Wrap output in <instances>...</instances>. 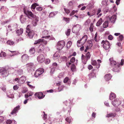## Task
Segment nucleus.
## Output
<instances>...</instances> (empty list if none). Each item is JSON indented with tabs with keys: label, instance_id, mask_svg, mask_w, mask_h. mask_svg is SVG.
<instances>
[{
	"label": "nucleus",
	"instance_id": "1",
	"mask_svg": "<svg viewBox=\"0 0 124 124\" xmlns=\"http://www.w3.org/2000/svg\"><path fill=\"white\" fill-rule=\"evenodd\" d=\"M91 55L89 52H88L86 54L85 56L83 54H82L81 59L83 62L84 64H86V62L89 59Z\"/></svg>",
	"mask_w": 124,
	"mask_h": 124
},
{
	"label": "nucleus",
	"instance_id": "2",
	"mask_svg": "<svg viewBox=\"0 0 124 124\" xmlns=\"http://www.w3.org/2000/svg\"><path fill=\"white\" fill-rule=\"evenodd\" d=\"M0 73L3 77H7L9 73L5 68H0Z\"/></svg>",
	"mask_w": 124,
	"mask_h": 124
},
{
	"label": "nucleus",
	"instance_id": "3",
	"mask_svg": "<svg viewBox=\"0 0 124 124\" xmlns=\"http://www.w3.org/2000/svg\"><path fill=\"white\" fill-rule=\"evenodd\" d=\"M81 27V26L79 24H77L75 25L72 28V32L75 33H78Z\"/></svg>",
	"mask_w": 124,
	"mask_h": 124
},
{
	"label": "nucleus",
	"instance_id": "4",
	"mask_svg": "<svg viewBox=\"0 0 124 124\" xmlns=\"http://www.w3.org/2000/svg\"><path fill=\"white\" fill-rule=\"evenodd\" d=\"M24 13L26 15V16L29 18L31 19H32V18L35 15H34L32 13L31 11H29L28 10L26 11L24 8Z\"/></svg>",
	"mask_w": 124,
	"mask_h": 124
},
{
	"label": "nucleus",
	"instance_id": "5",
	"mask_svg": "<svg viewBox=\"0 0 124 124\" xmlns=\"http://www.w3.org/2000/svg\"><path fill=\"white\" fill-rule=\"evenodd\" d=\"M101 44H103V47L106 50L108 49L110 47L109 43L107 40H102L101 42Z\"/></svg>",
	"mask_w": 124,
	"mask_h": 124
},
{
	"label": "nucleus",
	"instance_id": "6",
	"mask_svg": "<svg viewBox=\"0 0 124 124\" xmlns=\"http://www.w3.org/2000/svg\"><path fill=\"white\" fill-rule=\"evenodd\" d=\"M65 45V41L63 40L58 42L57 43V48L59 50H61Z\"/></svg>",
	"mask_w": 124,
	"mask_h": 124
},
{
	"label": "nucleus",
	"instance_id": "7",
	"mask_svg": "<svg viewBox=\"0 0 124 124\" xmlns=\"http://www.w3.org/2000/svg\"><path fill=\"white\" fill-rule=\"evenodd\" d=\"M44 72V70L42 68L37 70L34 73L35 77L37 78L42 74Z\"/></svg>",
	"mask_w": 124,
	"mask_h": 124
},
{
	"label": "nucleus",
	"instance_id": "8",
	"mask_svg": "<svg viewBox=\"0 0 124 124\" xmlns=\"http://www.w3.org/2000/svg\"><path fill=\"white\" fill-rule=\"evenodd\" d=\"M27 69L28 71L34 70V65L33 63H30L27 64L26 65Z\"/></svg>",
	"mask_w": 124,
	"mask_h": 124
},
{
	"label": "nucleus",
	"instance_id": "9",
	"mask_svg": "<svg viewBox=\"0 0 124 124\" xmlns=\"http://www.w3.org/2000/svg\"><path fill=\"white\" fill-rule=\"evenodd\" d=\"M31 19H32V23L33 25L34 26H36L39 21V17L35 15Z\"/></svg>",
	"mask_w": 124,
	"mask_h": 124
},
{
	"label": "nucleus",
	"instance_id": "10",
	"mask_svg": "<svg viewBox=\"0 0 124 124\" xmlns=\"http://www.w3.org/2000/svg\"><path fill=\"white\" fill-rule=\"evenodd\" d=\"M111 103L114 106L117 107L120 105L121 103V101L118 99L114 100V101H112Z\"/></svg>",
	"mask_w": 124,
	"mask_h": 124
},
{
	"label": "nucleus",
	"instance_id": "11",
	"mask_svg": "<svg viewBox=\"0 0 124 124\" xmlns=\"http://www.w3.org/2000/svg\"><path fill=\"white\" fill-rule=\"evenodd\" d=\"M97 61L98 62V63H97L96 62L95 60L92 61V64L94 66H96V67L97 68H99L100 66V63L101 62V61L100 59L97 60Z\"/></svg>",
	"mask_w": 124,
	"mask_h": 124
},
{
	"label": "nucleus",
	"instance_id": "12",
	"mask_svg": "<svg viewBox=\"0 0 124 124\" xmlns=\"http://www.w3.org/2000/svg\"><path fill=\"white\" fill-rule=\"evenodd\" d=\"M45 57L43 55L41 54L39 55L37 57V60L38 62L42 63L45 61Z\"/></svg>",
	"mask_w": 124,
	"mask_h": 124
},
{
	"label": "nucleus",
	"instance_id": "13",
	"mask_svg": "<svg viewBox=\"0 0 124 124\" xmlns=\"http://www.w3.org/2000/svg\"><path fill=\"white\" fill-rule=\"evenodd\" d=\"M48 33V31L46 30H44L42 31V34L43 35L42 38H45V39H47L49 38L50 37V36H47Z\"/></svg>",
	"mask_w": 124,
	"mask_h": 124
},
{
	"label": "nucleus",
	"instance_id": "14",
	"mask_svg": "<svg viewBox=\"0 0 124 124\" xmlns=\"http://www.w3.org/2000/svg\"><path fill=\"white\" fill-rule=\"evenodd\" d=\"M76 3V0H73L70 1L68 4V7L70 8H72Z\"/></svg>",
	"mask_w": 124,
	"mask_h": 124
},
{
	"label": "nucleus",
	"instance_id": "15",
	"mask_svg": "<svg viewBox=\"0 0 124 124\" xmlns=\"http://www.w3.org/2000/svg\"><path fill=\"white\" fill-rule=\"evenodd\" d=\"M112 67L113 68L112 69V70L114 72H119L120 70L119 64L118 63L117 64V65H116V66Z\"/></svg>",
	"mask_w": 124,
	"mask_h": 124
},
{
	"label": "nucleus",
	"instance_id": "16",
	"mask_svg": "<svg viewBox=\"0 0 124 124\" xmlns=\"http://www.w3.org/2000/svg\"><path fill=\"white\" fill-rule=\"evenodd\" d=\"M26 32L27 34H26L27 35H28L30 38L31 39L32 38L34 35V33L33 32L30 31V30L27 29L26 30Z\"/></svg>",
	"mask_w": 124,
	"mask_h": 124
},
{
	"label": "nucleus",
	"instance_id": "17",
	"mask_svg": "<svg viewBox=\"0 0 124 124\" xmlns=\"http://www.w3.org/2000/svg\"><path fill=\"white\" fill-rule=\"evenodd\" d=\"M34 95L40 99L43 98L45 96V95H43V93L41 92L37 93L35 94Z\"/></svg>",
	"mask_w": 124,
	"mask_h": 124
},
{
	"label": "nucleus",
	"instance_id": "18",
	"mask_svg": "<svg viewBox=\"0 0 124 124\" xmlns=\"http://www.w3.org/2000/svg\"><path fill=\"white\" fill-rule=\"evenodd\" d=\"M26 80V78L25 76H23L21 77L19 79V84H23Z\"/></svg>",
	"mask_w": 124,
	"mask_h": 124
},
{
	"label": "nucleus",
	"instance_id": "19",
	"mask_svg": "<svg viewBox=\"0 0 124 124\" xmlns=\"http://www.w3.org/2000/svg\"><path fill=\"white\" fill-rule=\"evenodd\" d=\"M116 15H113L111 18H109V22H111L112 23H114L116 19Z\"/></svg>",
	"mask_w": 124,
	"mask_h": 124
},
{
	"label": "nucleus",
	"instance_id": "20",
	"mask_svg": "<svg viewBox=\"0 0 124 124\" xmlns=\"http://www.w3.org/2000/svg\"><path fill=\"white\" fill-rule=\"evenodd\" d=\"M22 61L23 62H25L29 59V56L26 54H23L22 57Z\"/></svg>",
	"mask_w": 124,
	"mask_h": 124
},
{
	"label": "nucleus",
	"instance_id": "21",
	"mask_svg": "<svg viewBox=\"0 0 124 124\" xmlns=\"http://www.w3.org/2000/svg\"><path fill=\"white\" fill-rule=\"evenodd\" d=\"M20 20L22 23H25L26 21V17L22 15L20 17Z\"/></svg>",
	"mask_w": 124,
	"mask_h": 124
},
{
	"label": "nucleus",
	"instance_id": "22",
	"mask_svg": "<svg viewBox=\"0 0 124 124\" xmlns=\"http://www.w3.org/2000/svg\"><path fill=\"white\" fill-rule=\"evenodd\" d=\"M19 109L20 106L19 105H18L14 108V109L11 112V114L12 115L16 114V113L18 112V110Z\"/></svg>",
	"mask_w": 124,
	"mask_h": 124
},
{
	"label": "nucleus",
	"instance_id": "23",
	"mask_svg": "<svg viewBox=\"0 0 124 124\" xmlns=\"http://www.w3.org/2000/svg\"><path fill=\"white\" fill-rule=\"evenodd\" d=\"M23 73V70L22 69H20L18 70H15V75L16 76H19L22 75Z\"/></svg>",
	"mask_w": 124,
	"mask_h": 124
},
{
	"label": "nucleus",
	"instance_id": "24",
	"mask_svg": "<svg viewBox=\"0 0 124 124\" xmlns=\"http://www.w3.org/2000/svg\"><path fill=\"white\" fill-rule=\"evenodd\" d=\"M45 47L42 45H40L39 47L38 50V53H44L43 51L44 50Z\"/></svg>",
	"mask_w": 124,
	"mask_h": 124
},
{
	"label": "nucleus",
	"instance_id": "25",
	"mask_svg": "<svg viewBox=\"0 0 124 124\" xmlns=\"http://www.w3.org/2000/svg\"><path fill=\"white\" fill-rule=\"evenodd\" d=\"M95 70L93 69L92 70V72L90 73L88 75V76L90 79L91 78H96V76L95 75L94 72Z\"/></svg>",
	"mask_w": 124,
	"mask_h": 124
},
{
	"label": "nucleus",
	"instance_id": "26",
	"mask_svg": "<svg viewBox=\"0 0 124 124\" xmlns=\"http://www.w3.org/2000/svg\"><path fill=\"white\" fill-rule=\"evenodd\" d=\"M57 85L59 86L58 87V92H60L63 90L64 86L63 85L60 84V83H57Z\"/></svg>",
	"mask_w": 124,
	"mask_h": 124
},
{
	"label": "nucleus",
	"instance_id": "27",
	"mask_svg": "<svg viewBox=\"0 0 124 124\" xmlns=\"http://www.w3.org/2000/svg\"><path fill=\"white\" fill-rule=\"evenodd\" d=\"M109 60L110 61V64L112 67L116 66V65H117L118 63H117L116 61L113 60L112 59L110 58L109 59Z\"/></svg>",
	"mask_w": 124,
	"mask_h": 124
},
{
	"label": "nucleus",
	"instance_id": "28",
	"mask_svg": "<svg viewBox=\"0 0 124 124\" xmlns=\"http://www.w3.org/2000/svg\"><path fill=\"white\" fill-rule=\"evenodd\" d=\"M87 39V36L86 35H84L82 38V41L81 42L82 45H83L86 42Z\"/></svg>",
	"mask_w": 124,
	"mask_h": 124
},
{
	"label": "nucleus",
	"instance_id": "29",
	"mask_svg": "<svg viewBox=\"0 0 124 124\" xmlns=\"http://www.w3.org/2000/svg\"><path fill=\"white\" fill-rule=\"evenodd\" d=\"M116 97V95L113 93H111L110 94L109 96V99L111 100H115V98Z\"/></svg>",
	"mask_w": 124,
	"mask_h": 124
},
{
	"label": "nucleus",
	"instance_id": "30",
	"mask_svg": "<svg viewBox=\"0 0 124 124\" xmlns=\"http://www.w3.org/2000/svg\"><path fill=\"white\" fill-rule=\"evenodd\" d=\"M8 10V9L6 7L3 6L2 7L0 8L1 11L5 13H6Z\"/></svg>",
	"mask_w": 124,
	"mask_h": 124
},
{
	"label": "nucleus",
	"instance_id": "31",
	"mask_svg": "<svg viewBox=\"0 0 124 124\" xmlns=\"http://www.w3.org/2000/svg\"><path fill=\"white\" fill-rule=\"evenodd\" d=\"M104 78L106 81H108L111 78V75L110 74H107L105 75Z\"/></svg>",
	"mask_w": 124,
	"mask_h": 124
},
{
	"label": "nucleus",
	"instance_id": "32",
	"mask_svg": "<svg viewBox=\"0 0 124 124\" xmlns=\"http://www.w3.org/2000/svg\"><path fill=\"white\" fill-rule=\"evenodd\" d=\"M8 72H9L11 73L14 74H15V71L16 70L15 69L12 67L9 68L8 70Z\"/></svg>",
	"mask_w": 124,
	"mask_h": 124
},
{
	"label": "nucleus",
	"instance_id": "33",
	"mask_svg": "<svg viewBox=\"0 0 124 124\" xmlns=\"http://www.w3.org/2000/svg\"><path fill=\"white\" fill-rule=\"evenodd\" d=\"M70 101L69 100L68 101L66 100L64 102L66 106H69V109H71V103H70Z\"/></svg>",
	"mask_w": 124,
	"mask_h": 124
},
{
	"label": "nucleus",
	"instance_id": "34",
	"mask_svg": "<svg viewBox=\"0 0 124 124\" xmlns=\"http://www.w3.org/2000/svg\"><path fill=\"white\" fill-rule=\"evenodd\" d=\"M116 115V114H108L106 116L109 118V119L111 120H112L111 118L115 116Z\"/></svg>",
	"mask_w": 124,
	"mask_h": 124
},
{
	"label": "nucleus",
	"instance_id": "35",
	"mask_svg": "<svg viewBox=\"0 0 124 124\" xmlns=\"http://www.w3.org/2000/svg\"><path fill=\"white\" fill-rule=\"evenodd\" d=\"M58 11L52 12L50 13L49 15L50 17H54L56 14H57Z\"/></svg>",
	"mask_w": 124,
	"mask_h": 124
},
{
	"label": "nucleus",
	"instance_id": "36",
	"mask_svg": "<svg viewBox=\"0 0 124 124\" xmlns=\"http://www.w3.org/2000/svg\"><path fill=\"white\" fill-rule=\"evenodd\" d=\"M33 94V93L31 92H29L27 93L25 95V97L27 99L28 97L31 96Z\"/></svg>",
	"mask_w": 124,
	"mask_h": 124
},
{
	"label": "nucleus",
	"instance_id": "37",
	"mask_svg": "<svg viewBox=\"0 0 124 124\" xmlns=\"http://www.w3.org/2000/svg\"><path fill=\"white\" fill-rule=\"evenodd\" d=\"M35 52V49L34 48H32L29 50V54L31 55H34Z\"/></svg>",
	"mask_w": 124,
	"mask_h": 124
},
{
	"label": "nucleus",
	"instance_id": "38",
	"mask_svg": "<svg viewBox=\"0 0 124 124\" xmlns=\"http://www.w3.org/2000/svg\"><path fill=\"white\" fill-rule=\"evenodd\" d=\"M23 29L20 28L19 29H18L17 30L16 33L18 35H19L22 33L23 32Z\"/></svg>",
	"mask_w": 124,
	"mask_h": 124
},
{
	"label": "nucleus",
	"instance_id": "39",
	"mask_svg": "<svg viewBox=\"0 0 124 124\" xmlns=\"http://www.w3.org/2000/svg\"><path fill=\"white\" fill-rule=\"evenodd\" d=\"M38 5H37V3H33L32 4L31 7V8L32 11H34L35 8H36V6Z\"/></svg>",
	"mask_w": 124,
	"mask_h": 124
},
{
	"label": "nucleus",
	"instance_id": "40",
	"mask_svg": "<svg viewBox=\"0 0 124 124\" xmlns=\"http://www.w3.org/2000/svg\"><path fill=\"white\" fill-rule=\"evenodd\" d=\"M60 56L59 54L58 53H55L53 55V58L54 60H56Z\"/></svg>",
	"mask_w": 124,
	"mask_h": 124
},
{
	"label": "nucleus",
	"instance_id": "41",
	"mask_svg": "<svg viewBox=\"0 0 124 124\" xmlns=\"http://www.w3.org/2000/svg\"><path fill=\"white\" fill-rule=\"evenodd\" d=\"M10 51L11 52V53H12L11 55L10 54V56H11L15 55H18V51Z\"/></svg>",
	"mask_w": 124,
	"mask_h": 124
},
{
	"label": "nucleus",
	"instance_id": "42",
	"mask_svg": "<svg viewBox=\"0 0 124 124\" xmlns=\"http://www.w3.org/2000/svg\"><path fill=\"white\" fill-rule=\"evenodd\" d=\"M102 19L101 18L97 23L96 25L97 26H99L102 24Z\"/></svg>",
	"mask_w": 124,
	"mask_h": 124
},
{
	"label": "nucleus",
	"instance_id": "43",
	"mask_svg": "<svg viewBox=\"0 0 124 124\" xmlns=\"http://www.w3.org/2000/svg\"><path fill=\"white\" fill-rule=\"evenodd\" d=\"M101 10L100 8H99L97 11L96 14L97 15H98V17H100L102 15L101 13L99 14V13L101 12Z\"/></svg>",
	"mask_w": 124,
	"mask_h": 124
},
{
	"label": "nucleus",
	"instance_id": "44",
	"mask_svg": "<svg viewBox=\"0 0 124 124\" xmlns=\"http://www.w3.org/2000/svg\"><path fill=\"white\" fill-rule=\"evenodd\" d=\"M43 40V39H39L38 40L35 41L34 44H36L39 43H40L42 42V41Z\"/></svg>",
	"mask_w": 124,
	"mask_h": 124
},
{
	"label": "nucleus",
	"instance_id": "45",
	"mask_svg": "<svg viewBox=\"0 0 124 124\" xmlns=\"http://www.w3.org/2000/svg\"><path fill=\"white\" fill-rule=\"evenodd\" d=\"M108 25V21H106L103 23V27L104 28H106Z\"/></svg>",
	"mask_w": 124,
	"mask_h": 124
},
{
	"label": "nucleus",
	"instance_id": "46",
	"mask_svg": "<svg viewBox=\"0 0 124 124\" xmlns=\"http://www.w3.org/2000/svg\"><path fill=\"white\" fill-rule=\"evenodd\" d=\"M7 44L9 45H12L14 44V42L12 41L8 40L6 42Z\"/></svg>",
	"mask_w": 124,
	"mask_h": 124
},
{
	"label": "nucleus",
	"instance_id": "47",
	"mask_svg": "<svg viewBox=\"0 0 124 124\" xmlns=\"http://www.w3.org/2000/svg\"><path fill=\"white\" fill-rule=\"evenodd\" d=\"M108 0H103L101 2V4L103 5L107 6Z\"/></svg>",
	"mask_w": 124,
	"mask_h": 124
},
{
	"label": "nucleus",
	"instance_id": "48",
	"mask_svg": "<svg viewBox=\"0 0 124 124\" xmlns=\"http://www.w3.org/2000/svg\"><path fill=\"white\" fill-rule=\"evenodd\" d=\"M69 123H70L72 121V119L71 117H68L65 119Z\"/></svg>",
	"mask_w": 124,
	"mask_h": 124
},
{
	"label": "nucleus",
	"instance_id": "49",
	"mask_svg": "<svg viewBox=\"0 0 124 124\" xmlns=\"http://www.w3.org/2000/svg\"><path fill=\"white\" fill-rule=\"evenodd\" d=\"M123 35H120L119 36L118 38V40L119 41H122L123 39Z\"/></svg>",
	"mask_w": 124,
	"mask_h": 124
},
{
	"label": "nucleus",
	"instance_id": "50",
	"mask_svg": "<svg viewBox=\"0 0 124 124\" xmlns=\"http://www.w3.org/2000/svg\"><path fill=\"white\" fill-rule=\"evenodd\" d=\"M75 66L74 65V64H72L71 67V70L72 71H74L75 70Z\"/></svg>",
	"mask_w": 124,
	"mask_h": 124
},
{
	"label": "nucleus",
	"instance_id": "51",
	"mask_svg": "<svg viewBox=\"0 0 124 124\" xmlns=\"http://www.w3.org/2000/svg\"><path fill=\"white\" fill-rule=\"evenodd\" d=\"M36 10L37 11L40 12L42 10L43 8L41 7H37L36 8Z\"/></svg>",
	"mask_w": 124,
	"mask_h": 124
},
{
	"label": "nucleus",
	"instance_id": "52",
	"mask_svg": "<svg viewBox=\"0 0 124 124\" xmlns=\"http://www.w3.org/2000/svg\"><path fill=\"white\" fill-rule=\"evenodd\" d=\"M2 90L4 92H5L6 90V86L4 85H2L1 87Z\"/></svg>",
	"mask_w": 124,
	"mask_h": 124
},
{
	"label": "nucleus",
	"instance_id": "53",
	"mask_svg": "<svg viewBox=\"0 0 124 124\" xmlns=\"http://www.w3.org/2000/svg\"><path fill=\"white\" fill-rule=\"evenodd\" d=\"M6 55V54L4 52H2L0 54V57H5Z\"/></svg>",
	"mask_w": 124,
	"mask_h": 124
},
{
	"label": "nucleus",
	"instance_id": "54",
	"mask_svg": "<svg viewBox=\"0 0 124 124\" xmlns=\"http://www.w3.org/2000/svg\"><path fill=\"white\" fill-rule=\"evenodd\" d=\"M70 29H68L65 32V34L66 35L69 36L70 35Z\"/></svg>",
	"mask_w": 124,
	"mask_h": 124
},
{
	"label": "nucleus",
	"instance_id": "55",
	"mask_svg": "<svg viewBox=\"0 0 124 124\" xmlns=\"http://www.w3.org/2000/svg\"><path fill=\"white\" fill-rule=\"evenodd\" d=\"M88 46H89L90 48L93 46V43L92 41L90 40L88 43Z\"/></svg>",
	"mask_w": 124,
	"mask_h": 124
},
{
	"label": "nucleus",
	"instance_id": "56",
	"mask_svg": "<svg viewBox=\"0 0 124 124\" xmlns=\"http://www.w3.org/2000/svg\"><path fill=\"white\" fill-rule=\"evenodd\" d=\"M72 44V42L70 41H69L68 42L67 44V47H70Z\"/></svg>",
	"mask_w": 124,
	"mask_h": 124
},
{
	"label": "nucleus",
	"instance_id": "57",
	"mask_svg": "<svg viewBox=\"0 0 124 124\" xmlns=\"http://www.w3.org/2000/svg\"><path fill=\"white\" fill-rule=\"evenodd\" d=\"M55 67H53L51 69L50 73L51 74H53L55 70Z\"/></svg>",
	"mask_w": 124,
	"mask_h": 124
},
{
	"label": "nucleus",
	"instance_id": "58",
	"mask_svg": "<svg viewBox=\"0 0 124 124\" xmlns=\"http://www.w3.org/2000/svg\"><path fill=\"white\" fill-rule=\"evenodd\" d=\"M30 83V82H27V84L28 85V86L31 89L34 88V86L29 84V83Z\"/></svg>",
	"mask_w": 124,
	"mask_h": 124
},
{
	"label": "nucleus",
	"instance_id": "59",
	"mask_svg": "<svg viewBox=\"0 0 124 124\" xmlns=\"http://www.w3.org/2000/svg\"><path fill=\"white\" fill-rule=\"evenodd\" d=\"M45 62L46 64H49L50 62V60L49 59H47L45 60Z\"/></svg>",
	"mask_w": 124,
	"mask_h": 124
},
{
	"label": "nucleus",
	"instance_id": "60",
	"mask_svg": "<svg viewBox=\"0 0 124 124\" xmlns=\"http://www.w3.org/2000/svg\"><path fill=\"white\" fill-rule=\"evenodd\" d=\"M69 80V78L68 77H66L64 80L63 82L64 83H67Z\"/></svg>",
	"mask_w": 124,
	"mask_h": 124
},
{
	"label": "nucleus",
	"instance_id": "61",
	"mask_svg": "<svg viewBox=\"0 0 124 124\" xmlns=\"http://www.w3.org/2000/svg\"><path fill=\"white\" fill-rule=\"evenodd\" d=\"M90 20L89 19H88L86 21L85 23V25H88L90 23Z\"/></svg>",
	"mask_w": 124,
	"mask_h": 124
},
{
	"label": "nucleus",
	"instance_id": "62",
	"mask_svg": "<svg viewBox=\"0 0 124 124\" xmlns=\"http://www.w3.org/2000/svg\"><path fill=\"white\" fill-rule=\"evenodd\" d=\"M64 10L65 12H66V14H68L69 13H70V11L67 8H64Z\"/></svg>",
	"mask_w": 124,
	"mask_h": 124
},
{
	"label": "nucleus",
	"instance_id": "63",
	"mask_svg": "<svg viewBox=\"0 0 124 124\" xmlns=\"http://www.w3.org/2000/svg\"><path fill=\"white\" fill-rule=\"evenodd\" d=\"M108 8L106 7L104 8L103 9V11L105 13H107L108 11Z\"/></svg>",
	"mask_w": 124,
	"mask_h": 124
},
{
	"label": "nucleus",
	"instance_id": "64",
	"mask_svg": "<svg viewBox=\"0 0 124 124\" xmlns=\"http://www.w3.org/2000/svg\"><path fill=\"white\" fill-rule=\"evenodd\" d=\"M52 66L53 67H55L56 68L57 67V64L56 63L54 62Z\"/></svg>",
	"mask_w": 124,
	"mask_h": 124
}]
</instances>
